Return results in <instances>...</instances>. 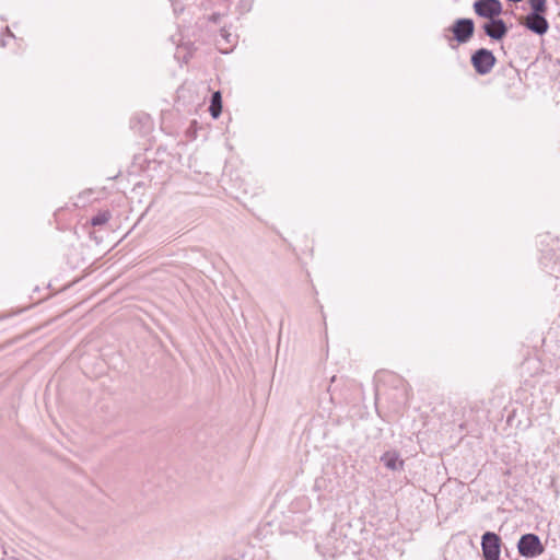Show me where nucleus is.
<instances>
[{"label": "nucleus", "mask_w": 560, "mask_h": 560, "mask_svg": "<svg viewBox=\"0 0 560 560\" xmlns=\"http://www.w3.org/2000/svg\"><path fill=\"white\" fill-rule=\"evenodd\" d=\"M518 552L523 557L533 558L544 552V546L535 534L523 535L517 544Z\"/></svg>", "instance_id": "2"}, {"label": "nucleus", "mask_w": 560, "mask_h": 560, "mask_svg": "<svg viewBox=\"0 0 560 560\" xmlns=\"http://www.w3.org/2000/svg\"><path fill=\"white\" fill-rule=\"evenodd\" d=\"M209 110L213 118H218L220 116L222 112V96L219 91L212 94Z\"/></svg>", "instance_id": "9"}, {"label": "nucleus", "mask_w": 560, "mask_h": 560, "mask_svg": "<svg viewBox=\"0 0 560 560\" xmlns=\"http://www.w3.org/2000/svg\"><path fill=\"white\" fill-rule=\"evenodd\" d=\"M529 7L532 9L530 13H546L547 0H528Z\"/></svg>", "instance_id": "10"}, {"label": "nucleus", "mask_w": 560, "mask_h": 560, "mask_svg": "<svg viewBox=\"0 0 560 560\" xmlns=\"http://www.w3.org/2000/svg\"><path fill=\"white\" fill-rule=\"evenodd\" d=\"M470 61L478 74L486 75L492 71L497 59L491 50L479 48L471 55Z\"/></svg>", "instance_id": "1"}, {"label": "nucleus", "mask_w": 560, "mask_h": 560, "mask_svg": "<svg viewBox=\"0 0 560 560\" xmlns=\"http://www.w3.org/2000/svg\"><path fill=\"white\" fill-rule=\"evenodd\" d=\"M2 560H20V559L15 558V557H7L5 559H2Z\"/></svg>", "instance_id": "13"}, {"label": "nucleus", "mask_w": 560, "mask_h": 560, "mask_svg": "<svg viewBox=\"0 0 560 560\" xmlns=\"http://www.w3.org/2000/svg\"><path fill=\"white\" fill-rule=\"evenodd\" d=\"M109 219H110V213L108 211H103V212L97 213L96 215H94L91 219V224L93 226L104 225L108 222Z\"/></svg>", "instance_id": "11"}, {"label": "nucleus", "mask_w": 560, "mask_h": 560, "mask_svg": "<svg viewBox=\"0 0 560 560\" xmlns=\"http://www.w3.org/2000/svg\"><path fill=\"white\" fill-rule=\"evenodd\" d=\"M545 14L546 13H528L524 19L523 24L533 33L544 35L549 28V23L546 20Z\"/></svg>", "instance_id": "7"}, {"label": "nucleus", "mask_w": 560, "mask_h": 560, "mask_svg": "<svg viewBox=\"0 0 560 560\" xmlns=\"http://www.w3.org/2000/svg\"><path fill=\"white\" fill-rule=\"evenodd\" d=\"M380 378L386 382L399 383L404 385V380L390 372H383L380 374Z\"/></svg>", "instance_id": "12"}, {"label": "nucleus", "mask_w": 560, "mask_h": 560, "mask_svg": "<svg viewBox=\"0 0 560 560\" xmlns=\"http://www.w3.org/2000/svg\"><path fill=\"white\" fill-rule=\"evenodd\" d=\"M446 31L453 33L454 39L460 44L467 43L474 35L475 24L471 19H457Z\"/></svg>", "instance_id": "4"}, {"label": "nucleus", "mask_w": 560, "mask_h": 560, "mask_svg": "<svg viewBox=\"0 0 560 560\" xmlns=\"http://www.w3.org/2000/svg\"><path fill=\"white\" fill-rule=\"evenodd\" d=\"M173 2V4H175L178 0H171ZM174 10L177 11V8L176 5H174Z\"/></svg>", "instance_id": "14"}, {"label": "nucleus", "mask_w": 560, "mask_h": 560, "mask_svg": "<svg viewBox=\"0 0 560 560\" xmlns=\"http://www.w3.org/2000/svg\"><path fill=\"white\" fill-rule=\"evenodd\" d=\"M475 13L483 19L491 20L502 13V3L499 0H477L474 2Z\"/></svg>", "instance_id": "5"}, {"label": "nucleus", "mask_w": 560, "mask_h": 560, "mask_svg": "<svg viewBox=\"0 0 560 560\" xmlns=\"http://www.w3.org/2000/svg\"><path fill=\"white\" fill-rule=\"evenodd\" d=\"M381 462L390 470H398L404 468V460L397 451H387L381 456Z\"/></svg>", "instance_id": "8"}, {"label": "nucleus", "mask_w": 560, "mask_h": 560, "mask_svg": "<svg viewBox=\"0 0 560 560\" xmlns=\"http://www.w3.org/2000/svg\"><path fill=\"white\" fill-rule=\"evenodd\" d=\"M501 538L492 532H487L481 538V549L485 560H500Z\"/></svg>", "instance_id": "3"}, {"label": "nucleus", "mask_w": 560, "mask_h": 560, "mask_svg": "<svg viewBox=\"0 0 560 560\" xmlns=\"http://www.w3.org/2000/svg\"><path fill=\"white\" fill-rule=\"evenodd\" d=\"M485 34L493 40H500L508 34V26L502 19L494 18L488 20L481 26Z\"/></svg>", "instance_id": "6"}]
</instances>
